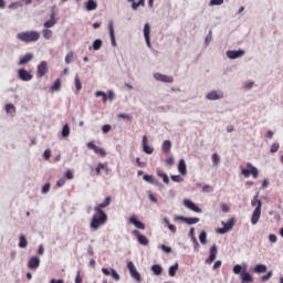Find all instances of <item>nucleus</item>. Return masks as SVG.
I'll list each match as a JSON object with an SVG mask.
<instances>
[{
    "label": "nucleus",
    "mask_w": 283,
    "mask_h": 283,
    "mask_svg": "<svg viewBox=\"0 0 283 283\" xmlns=\"http://www.w3.org/2000/svg\"><path fill=\"white\" fill-rule=\"evenodd\" d=\"M233 273L235 275H240V273H242V265H240V264L234 265L233 266Z\"/></svg>",
    "instance_id": "49530a36"
},
{
    "label": "nucleus",
    "mask_w": 283,
    "mask_h": 283,
    "mask_svg": "<svg viewBox=\"0 0 283 283\" xmlns=\"http://www.w3.org/2000/svg\"><path fill=\"white\" fill-rule=\"evenodd\" d=\"M224 0H210V6H222Z\"/></svg>",
    "instance_id": "864d4df0"
},
{
    "label": "nucleus",
    "mask_w": 283,
    "mask_h": 283,
    "mask_svg": "<svg viewBox=\"0 0 283 283\" xmlns=\"http://www.w3.org/2000/svg\"><path fill=\"white\" fill-rule=\"evenodd\" d=\"M221 211H222L223 213H229V211H231V209L228 207L227 203H222V205H221Z\"/></svg>",
    "instance_id": "6e6d98bb"
},
{
    "label": "nucleus",
    "mask_w": 283,
    "mask_h": 283,
    "mask_svg": "<svg viewBox=\"0 0 283 283\" xmlns=\"http://www.w3.org/2000/svg\"><path fill=\"white\" fill-rule=\"evenodd\" d=\"M18 247L20 249H25V247H28V240L25 239V235H20Z\"/></svg>",
    "instance_id": "bb28decb"
},
{
    "label": "nucleus",
    "mask_w": 283,
    "mask_h": 283,
    "mask_svg": "<svg viewBox=\"0 0 283 283\" xmlns=\"http://www.w3.org/2000/svg\"><path fill=\"white\" fill-rule=\"evenodd\" d=\"M178 171L181 176H187V164L185 163V159L179 160Z\"/></svg>",
    "instance_id": "b1692460"
},
{
    "label": "nucleus",
    "mask_w": 283,
    "mask_h": 283,
    "mask_svg": "<svg viewBox=\"0 0 283 283\" xmlns=\"http://www.w3.org/2000/svg\"><path fill=\"white\" fill-rule=\"evenodd\" d=\"M175 220H181V222H185L186 224H198V222H200V218L196 217L187 218L178 216L175 218Z\"/></svg>",
    "instance_id": "f8f14e48"
},
{
    "label": "nucleus",
    "mask_w": 283,
    "mask_h": 283,
    "mask_svg": "<svg viewBox=\"0 0 283 283\" xmlns=\"http://www.w3.org/2000/svg\"><path fill=\"white\" fill-rule=\"evenodd\" d=\"M65 176H66L67 180H72L74 178V174L71 170H67L65 172Z\"/></svg>",
    "instance_id": "680f3d73"
},
{
    "label": "nucleus",
    "mask_w": 283,
    "mask_h": 283,
    "mask_svg": "<svg viewBox=\"0 0 283 283\" xmlns=\"http://www.w3.org/2000/svg\"><path fill=\"white\" fill-rule=\"evenodd\" d=\"M39 266H41V259H39V256H32L29 260L28 268L34 271L39 269Z\"/></svg>",
    "instance_id": "2eb2a0df"
},
{
    "label": "nucleus",
    "mask_w": 283,
    "mask_h": 283,
    "mask_svg": "<svg viewBox=\"0 0 283 283\" xmlns=\"http://www.w3.org/2000/svg\"><path fill=\"white\" fill-rule=\"evenodd\" d=\"M199 241L202 243V244H207V232L206 231H201L200 234H199Z\"/></svg>",
    "instance_id": "4c0bfd02"
},
{
    "label": "nucleus",
    "mask_w": 283,
    "mask_h": 283,
    "mask_svg": "<svg viewBox=\"0 0 283 283\" xmlns=\"http://www.w3.org/2000/svg\"><path fill=\"white\" fill-rule=\"evenodd\" d=\"M65 185V179H60L56 182V187H63Z\"/></svg>",
    "instance_id": "774afa93"
},
{
    "label": "nucleus",
    "mask_w": 283,
    "mask_h": 283,
    "mask_svg": "<svg viewBox=\"0 0 283 283\" xmlns=\"http://www.w3.org/2000/svg\"><path fill=\"white\" fill-rule=\"evenodd\" d=\"M155 81H159L160 83H174V76L155 73L154 74Z\"/></svg>",
    "instance_id": "0eeeda50"
},
{
    "label": "nucleus",
    "mask_w": 283,
    "mask_h": 283,
    "mask_svg": "<svg viewBox=\"0 0 283 283\" xmlns=\"http://www.w3.org/2000/svg\"><path fill=\"white\" fill-rule=\"evenodd\" d=\"M247 168L248 169L242 170V176H244V178H249V176H252V178H258V176H260L258 168H255V166L251 165V163L247 164Z\"/></svg>",
    "instance_id": "7ed1b4c3"
},
{
    "label": "nucleus",
    "mask_w": 283,
    "mask_h": 283,
    "mask_svg": "<svg viewBox=\"0 0 283 283\" xmlns=\"http://www.w3.org/2000/svg\"><path fill=\"white\" fill-rule=\"evenodd\" d=\"M218 256V247L212 245L210 248V255L209 258L206 260V264H211L213 262H216V258Z\"/></svg>",
    "instance_id": "4468645a"
},
{
    "label": "nucleus",
    "mask_w": 283,
    "mask_h": 283,
    "mask_svg": "<svg viewBox=\"0 0 283 283\" xmlns=\"http://www.w3.org/2000/svg\"><path fill=\"white\" fill-rule=\"evenodd\" d=\"M221 224L224 229L231 231L235 227V218H230L227 222L222 221Z\"/></svg>",
    "instance_id": "aec40b11"
},
{
    "label": "nucleus",
    "mask_w": 283,
    "mask_h": 283,
    "mask_svg": "<svg viewBox=\"0 0 283 283\" xmlns=\"http://www.w3.org/2000/svg\"><path fill=\"white\" fill-rule=\"evenodd\" d=\"M18 77L20 78V81L28 82L31 78H33V75L30 72H28L25 69H20L18 71Z\"/></svg>",
    "instance_id": "9b49d317"
},
{
    "label": "nucleus",
    "mask_w": 283,
    "mask_h": 283,
    "mask_svg": "<svg viewBox=\"0 0 283 283\" xmlns=\"http://www.w3.org/2000/svg\"><path fill=\"white\" fill-rule=\"evenodd\" d=\"M262 216V201H259V207H256L251 217V224H258L260 222V217Z\"/></svg>",
    "instance_id": "39448f33"
},
{
    "label": "nucleus",
    "mask_w": 283,
    "mask_h": 283,
    "mask_svg": "<svg viewBox=\"0 0 283 283\" xmlns=\"http://www.w3.org/2000/svg\"><path fill=\"white\" fill-rule=\"evenodd\" d=\"M174 163H175L174 157H169L166 159V164L168 165V167H172Z\"/></svg>",
    "instance_id": "4d7b16f0"
},
{
    "label": "nucleus",
    "mask_w": 283,
    "mask_h": 283,
    "mask_svg": "<svg viewBox=\"0 0 283 283\" xmlns=\"http://www.w3.org/2000/svg\"><path fill=\"white\" fill-rule=\"evenodd\" d=\"M6 112L7 114H14V112H17V108L12 104H7Z\"/></svg>",
    "instance_id": "ea45409f"
},
{
    "label": "nucleus",
    "mask_w": 283,
    "mask_h": 283,
    "mask_svg": "<svg viewBox=\"0 0 283 283\" xmlns=\"http://www.w3.org/2000/svg\"><path fill=\"white\" fill-rule=\"evenodd\" d=\"M97 168L102 171V169H105L106 171H109V168L105 164H98Z\"/></svg>",
    "instance_id": "69168bd1"
},
{
    "label": "nucleus",
    "mask_w": 283,
    "mask_h": 283,
    "mask_svg": "<svg viewBox=\"0 0 283 283\" xmlns=\"http://www.w3.org/2000/svg\"><path fill=\"white\" fill-rule=\"evenodd\" d=\"M202 191L205 193H211V191H213V187L209 186V185H206L202 187Z\"/></svg>",
    "instance_id": "603ef678"
},
{
    "label": "nucleus",
    "mask_w": 283,
    "mask_h": 283,
    "mask_svg": "<svg viewBox=\"0 0 283 283\" xmlns=\"http://www.w3.org/2000/svg\"><path fill=\"white\" fill-rule=\"evenodd\" d=\"M151 271L155 275H161L163 274V266L159 264H155L151 266Z\"/></svg>",
    "instance_id": "c756f323"
},
{
    "label": "nucleus",
    "mask_w": 283,
    "mask_h": 283,
    "mask_svg": "<svg viewBox=\"0 0 283 283\" xmlns=\"http://www.w3.org/2000/svg\"><path fill=\"white\" fill-rule=\"evenodd\" d=\"M279 149H280V144L274 143V144H272L270 151H271V154H275L279 151Z\"/></svg>",
    "instance_id": "de8ad7c7"
},
{
    "label": "nucleus",
    "mask_w": 283,
    "mask_h": 283,
    "mask_svg": "<svg viewBox=\"0 0 283 283\" xmlns=\"http://www.w3.org/2000/svg\"><path fill=\"white\" fill-rule=\"evenodd\" d=\"M206 98H208V101H220V98H224V93L220 91H211L207 94Z\"/></svg>",
    "instance_id": "9d476101"
},
{
    "label": "nucleus",
    "mask_w": 283,
    "mask_h": 283,
    "mask_svg": "<svg viewBox=\"0 0 283 283\" xmlns=\"http://www.w3.org/2000/svg\"><path fill=\"white\" fill-rule=\"evenodd\" d=\"M157 176H159V178H163V181L165 182V185H169V176H167V174L158 171Z\"/></svg>",
    "instance_id": "e433bc0d"
},
{
    "label": "nucleus",
    "mask_w": 283,
    "mask_h": 283,
    "mask_svg": "<svg viewBox=\"0 0 283 283\" xmlns=\"http://www.w3.org/2000/svg\"><path fill=\"white\" fill-rule=\"evenodd\" d=\"M269 241L272 242V243H275V242H277V237L275 234H270L269 235Z\"/></svg>",
    "instance_id": "052dcab7"
},
{
    "label": "nucleus",
    "mask_w": 283,
    "mask_h": 283,
    "mask_svg": "<svg viewBox=\"0 0 283 283\" xmlns=\"http://www.w3.org/2000/svg\"><path fill=\"white\" fill-rule=\"evenodd\" d=\"M59 90H61V78L55 80L51 86V92H59Z\"/></svg>",
    "instance_id": "7c9ffc66"
},
{
    "label": "nucleus",
    "mask_w": 283,
    "mask_h": 283,
    "mask_svg": "<svg viewBox=\"0 0 283 283\" xmlns=\"http://www.w3.org/2000/svg\"><path fill=\"white\" fill-rule=\"evenodd\" d=\"M133 234H135V237L137 238V241L139 242V244H143V247H147V244H149V239H147V237L140 234V231L134 230Z\"/></svg>",
    "instance_id": "dca6fc26"
},
{
    "label": "nucleus",
    "mask_w": 283,
    "mask_h": 283,
    "mask_svg": "<svg viewBox=\"0 0 283 283\" xmlns=\"http://www.w3.org/2000/svg\"><path fill=\"white\" fill-rule=\"evenodd\" d=\"M102 273H104V275H107V276L112 275V269L103 268Z\"/></svg>",
    "instance_id": "bf43d9fd"
},
{
    "label": "nucleus",
    "mask_w": 283,
    "mask_h": 283,
    "mask_svg": "<svg viewBox=\"0 0 283 283\" xmlns=\"http://www.w3.org/2000/svg\"><path fill=\"white\" fill-rule=\"evenodd\" d=\"M226 54L228 59H231V60L240 59L244 54V50L239 49L238 51H227Z\"/></svg>",
    "instance_id": "f3484780"
},
{
    "label": "nucleus",
    "mask_w": 283,
    "mask_h": 283,
    "mask_svg": "<svg viewBox=\"0 0 283 283\" xmlns=\"http://www.w3.org/2000/svg\"><path fill=\"white\" fill-rule=\"evenodd\" d=\"M62 136L63 138H67L70 136V125L65 124L62 128Z\"/></svg>",
    "instance_id": "72a5a7b5"
},
{
    "label": "nucleus",
    "mask_w": 283,
    "mask_h": 283,
    "mask_svg": "<svg viewBox=\"0 0 283 283\" xmlns=\"http://www.w3.org/2000/svg\"><path fill=\"white\" fill-rule=\"evenodd\" d=\"M111 275L113 277V280H115L116 282H118V280H120V275H118V272H116V270L111 269Z\"/></svg>",
    "instance_id": "c03bdc74"
},
{
    "label": "nucleus",
    "mask_w": 283,
    "mask_h": 283,
    "mask_svg": "<svg viewBox=\"0 0 283 283\" xmlns=\"http://www.w3.org/2000/svg\"><path fill=\"white\" fill-rule=\"evenodd\" d=\"M48 191H50V184H45V185L42 187V193H48Z\"/></svg>",
    "instance_id": "e2e57ef3"
},
{
    "label": "nucleus",
    "mask_w": 283,
    "mask_h": 283,
    "mask_svg": "<svg viewBox=\"0 0 283 283\" xmlns=\"http://www.w3.org/2000/svg\"><path fill=\"white\" fill-rule=\"evenodd\" d=\"M117 118H123L124 120L132 122L134 117L129 114L120 113V114L117 115Z\"/></svg>",
    "instance_id": "c9c22d12"
},
{
    "label": "nucleus",
    "mask_w": 283,
    "mask_h": 283,
    "mask_svg": "<svg viewBox=\"0 0 283 283\" xmlns=\"http://www.w3.org/2000/svg\"><path fill=\"white\" fill-rule=\"evenodd\" d=\"M42 34L48 41H50V39H52L53 32L50 29H43Z\"/></svg>",
    "instance_id": "473e14b6"
},
{
    "label": "nucleus",
    "mask_w": 283,
    "mask_h": 283,
    "mask_svg": "<svg viewBox=\"0 0 283 283\" xmlns=\"http://www.w3.org/2000/svg\"><path fill=\"white\" fill-rule=\"evenodd\" d=\"M111 130H112V126L109 124H106L102 127L103 134H109Z\"/></svg>",
    "instance_id": "3c124183"
},
{
    "label": "nucleus",
    "mask_w": 283,
    "mask_h": 283,
    "mask_svg": "<svg viewBox=\"0 0 283 283\" xmlns=\"http://www.w3.org/2000/svg\"><path fill=\"white\" fill-rule=\"evenodd\" d=\"M260 202H262L260 199H258V195H255L251 201L252 207H260Z\"/></svg>",
    "instance_id": "09e8293b"
},
{
    "label": "nucleus",
    "mask_w": 283,
    "mask_h": 283,
    "mask_svg": "<svg viewBox=\"0 0 283 283\" xmlns=\"http://www.w3.org/2000/svg\"><path fill=\"white\" fill-rule=\"evenodd\" d=\"M241 280L242 282H245V283L253 282V276H251L249 272H242Z\"/></svg>",
    "instance_id": "a878e982"
},
{
    "label": "nucleus",
    "mask_w": 283,
    "mask_h": 283,
    "mask_svg": "<svg viewBox=\"0 0 283 283\" xmlns=\"http://www.w3.org/2000/svg\"><path fill=\"white\" fill-rule=\"evenodd\" d=\"M56 13L52 12L51 18L49 21L44 22V28L48 30V28H54L56 25Z\"/></svg>",
    "instance_id": "412c9836"
},
{
    "label": "nucleus",
    "mask_w": 283,
    "mask_h": 283,
    "mask_svg": "<svg viewBox=\"0 0 283 283\" xmlns=\"http://www.w3.org/2000/svg\"><path fill=\"white\" fill-rule=\"evenodd\" d=\"M127 269L130 273V276L136 280V282H143V277L140 276V273H138V270H136V265H134V262L127 263Z\"/></svg>",
    "instance_id": "20e7f679"
},
{
    "label": "nucleus",
    "mask_w": 283,
    "mask_h": 283,
    "mask_svg": "<svg viewBox=\"0 0 283 283\" xmlns=\"http://www.w3.org/2000/svg\"><path fill=\"white\" fill-rule=\"evenodd\" d=\"M212 163L213 165H220V156L218 153L212 154Z\"/></svg>",
    "instance_id": "a18cd8bd"
},
{
    "label": "nucleus",
    "mask_w": 283,
    "mask_h": 283,
    "mask_svg": "<svg viewBox=\"0 0 283 283\" xmlns=\"http://www.w3.org/2000/svg\"><path fill=\"white\" fill-rule=\"evenodd\" d=\"M96 8H98V4L96 3V1H94V0H88V1L86 2V10H87L88 12H92V10H96Z\"/></svg>",
    "instance_id": "393cba45"
},
{
    "label": "nucleus",
    "mask_w": 283,
    "mask_h": 283,
    "mask_svg": "<svg viewBox=\"0 0 283 283\" xmlns=\"http://www.w3.org/2000/svg\"><path fill=\"white\" fill-rule=\"evenodd\" d=\"M161 249H163V251H165V253H171V248H169L165 244L161 245Z\"/></svg>",
    "instance_id": "338daca9"
},
{
    "label": "nucleus",
    "mask_w": 283,
    "mask_h": 283,
    "mask_svg": "<svg viewBox=\"0 0 283 283\" xmlns=\"http://www.w3.org/2000/svg\"><path fill=\"white\" fill-rule=\"evenodd\" d=\"M75 88L77 92H81V90L83 88V86L81 85V77H78V75H75Z\"/></svg>",
    "instance_id": "58836bf2"
},
{
    "label": "nucleus",
    "mask_w": 283,
    "mask_h": 283,
    "mask_svg": "<svg viewBox=\"0 0 283 283\" xmlns=\"http://www.w3.org/2000/svg\"><path fill=\"white\" fill-rule=\"evenodd\" d=\"M140 6H145V0H139L138 2H133L132 8L133 10H138Z\"/></svg>",
    "instance_id": "79ce46f5"
},
{
    "label": "nucleus",
    "mask_w": 283,
    "mask_h": 283,
    "mask_svg": "<svg viewBox=\"0 0 283 283\" xmlns=\"http://www.w3.org/2000/svg\"><path fill=\"white\" fill-rule=\"evenodd\" d=\"M170 178L174 182H182V177L179 175H172Z\"/></svg>",
    "instance_id": "5fc2aeb1"
},
{
    "label": "nucleus",
    "mask_w": 283,
    "mask_h": 283,
    "mask_svg": "<svg viewBox=\"0 0 283 283\" xmlns=\"http://www.w3.org/2000/svg\"><path fill=\"white\" fill-rule=\"evenodd\" d=\"M163 151H164V154H169V151H171V142L170 140L164 142Z\"/></svg>",
    "instance_id": "cd10ccee"
},
{
    "label": "nucleus",
    "mask_w": 283,
    "mask_h": 283,
    "mask_svg": "<svg viewBox=\"0 0 283 283\" xmlns=\"http://www.w3.org/2000/svg\"><path fill=\"white\" fill-rule=\"evenodd\" d=\"M108 30H109L112 46L116 48V35L114 34V22L113 21L108 22Z\"/></svg>",
    "instance_id": "6ab92c4d"
},
{
    "label": "nucleus",
    "mask_w": 283,
    "mask_h": 283,
    "mask_svg": "<svg viewBox=\"0 0 283 283\" xmlns=\"http://www.w3.org/2000/svg\"><path fill=\"white\" fill-rule=\"evenodd\" d=\"M142 145L145 154H154V148H151L148 144L147 135L143 136Z\"/></svg>",
    "instance_id": "a211bd4d"
},
{
    "label": "nucleus",
    "mask_w": 283,
    "mask_h": 283,
    "mask_svg": "<svg viewBox=\"0 0 283 283\" xmlns=\"http://www.w3.org/2000/svg\"><path fill=\"white\" fill-rule=\"evenodd\" d=\"M41 39V32L39 31H24L17 34V40L22 43H36Z\"/></svg>",
    "instance_id": "f03ea898"
},
{
    "label": "nucleus",
    "mask_w": 283,
    "mask_h": 283,
    "mask_svg": "<svg viewBox=\"0 0 283 283\" xmlns=\"http://www.w3.org/2000/svg\"><path fill=\"white\" fill-rule=\"evenodd\" d=\"M103 48V41L97 39L93 42V50H101Z\"/></svg>",
    "instance_id": "f704fd0d"
},
{
    "label": "nucleus",
    "mask_w": 283,
    "mask_h": 283,
    "mask_svg": "<svg viewBox=\"0 0 283 283\" xmlns=\"http://www.w3.org/2000/svg\"><path fill=\"white\" fill-rule=\"evenodd\" d=\"M271 277H273V272H272V271H270V272H268V274L263 275V276L261 277V282H269V280H270Z\"/></svg>",
    "instance_id": "37998d69"
},
{
    "label": "nucleus",
    "mask_w": 283,
    "mask_h": 283,
    "mask_svg": "<svg viewBox=\"0 0 283 283\" xmlns=\"http://www.w3.org/2000/svg\"><path fill=\"white\" fill-rule=\"evenodd\" d=\"M72 59H74V53L70 52L65 56V63L70 64L72 63Z\"/></svg>",
    "instance_id": "8fccbe9b"
},
{
    "label": "nucleus",
    "mask_w": 283,
    "mask_h": 283,
    "mask_svg": "<svg viewBox=\"0 0 283 283\" xmlns=\"http://www.w3.org/2000/svg\"><path fill=\"white\" fill-rule=\"evenodd\" d=\"M184 205L187 209H190V211H195V213H202V209H200L193 201L189 199L184 200Z\"/></svg>",
    "instance_id": "1a4fd4ad"
},
{
    "label": "nucleus",
    "mask_w": 283,
    "mask_h": 283,
    "mask_svg": "<svg viewBox=\"0 0 283 283\" xmlns=\"http://www.w3.org/2000/svg\"><path fill=\"white\" fill-rule=\"evenodd\" d=\"M112 205V197H106L104 201L99 205H97L94 208L95 213L92 217L91 220V229H94V231L101 229L103 224L107 223V213L103 211L106 207H109Z\"/></svg>",
    "instance_id": "f257e3e1"
},
{
    "label": "nucleus",
    "mask_w": 283,
    "mask_h": 283,
    "mask_svg": "<svg viewBox=\"0 0 283 283\" xmlns=\"http://www.w3.org/2000/svg\"><path fill=\"white\" fill-rule=\"evenodd\" d=\"M254 273H266V265H264V264H256L254 266Z\"/></svg>",
    "instance_id": "c85d7f7f"
},
{
    "label": "nucleus",
    "mask_w": 283,
    "mask_h": 283,
    "mask_svg": "<svg viewBox=\"0 0 283 283\" xmlns=\"http://www.w3.org/2000/svg\"><path fill=\"white\" fill-rule=\"evenodd\" d=\"M45 74H48V62L42 61L38 65V77L43 78V76H45Z\"/></svg>",
    "instance_id": "ddd939ff"
},
{
    "label": "nucleus",
    "mask_w": 283,
    "mask_h": 283,
    "mask_svg": "<svg viewBox=\"0 0 283 283\" xmlns=\"http://www.w3.org/2000/svg\"><path fill=\"white\" fill-rule=\"evenodd\" d=\"M150 34H151V27H149V23H146L144 25V39L146 41L147 48H151Z\"/></svg>",
    "instance_id": "6e6552de"
},
{
    "label": "nucleus",
    "mask_w": 283,
    "mask_h": 283,
    "mask_svg": "<svg viewBox=\"0 0 283 283\" xmlns=\"http://www.w3.org/2000/svg\"><path fill=\"white\" fill-rule=\"evenodd\" d=\"M50 156H52V150L46 149V150L44 151V158H45V160H50Z\"/></svg>",
    "instance_id": "13d9d810"
},
{
    "label": "nucleus",
    "mask_w": 283,
    "mask_h": 283,
    "mask_svg": "<svg viewBox=\"0 0 283 283\" xmlns=\"http://www.w3.org/2000/svg\"><path fill=\"white\" fill-rule=\"evenodd\" d=\"M87 148L92 149L95 154L102 156V158H105V156H107V151H105V149H103L102 147L96 146L94 142H90L87 144Z\"/></svg>",
    "instance_id": "423d86ee"
},
{
    "label": "nucleus",
    "mask_w": 283,
    "mask_h": 283,
    "mask_svg": "<svg viewBox=\"0 0 283 283\" xmlns=\"http://www.w3.org/2000/svg\"><path fill=\"white\" fill-rule=\"evenodd\" d=\"M34 59V55L32 53H27L24 56H22L19 61V65H27V63H30Z\"/></svg>",
    "instance_id": "5701e85b"
},
{
    "label": "nucleus",
    "mask_w": 283,
    "mask_h": 283,
    "mask_svg": "<svg viewBox=\"0 0 283 283\" xmlns=\"http://www.w3.org/2000/svg\"><path fill=\"white\" fill-rule=\"evenodd\" d=\"M75 283H83V279H81V272H77L75 276Z\"/></svg>",
    "instance_id": "0e129e2a"
},
{
    "label": "nucleus",
    "mask_w": 283,
    "mask_h": 283,
    "mask_svg": "<svg viewBox=\"0 0 283 283\" xmlns=\"http://www.w3.org/2000/svg\"><path fill=\"white\" fill-rule=\"evenodd\" d=\"M143 178L146 182H149L150 185H154V182H156V179H154V176L151 175H144Z\"/></svg>",
    "instance_id": "a19ab883"
},
{
    "label": "nucleus",
    "mask_w": 283,
    "mask_h": 283,
    "mask_svg": "<svg viewBox=\"0 0 283 283\" xmlns=\"http://www.w3.org/2000/svg\"><path fill=\"white\" fill-rule=\"evenodd\" d=\"M129 222H130V224H134L136 227V229H142V231L145 230V223L140 222L135 217H130Z\"/></svg>",
    "instance_id": "4be33fe9"
},
{
    "label": "nucleus",
    "mask_w": 283,
    "mask_h": 283,
    "mask_svg": "<svg viewBox=\"0 0 283 283\" xmlns=\"http://www.w3.org/2000/svg\"><path fill=\"white\" fill-rule=\"evenodd\" d=\"M178 271V263H176L175 265H171L169 268L168 274L170 277H176V273Z\"/></svg>",
    "instance_id": "2f4dec72"
}]
</instances>
